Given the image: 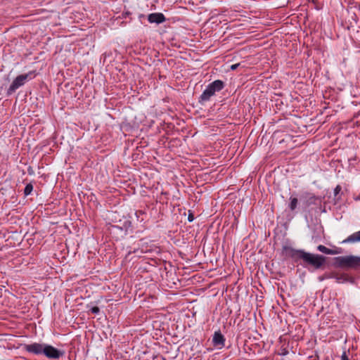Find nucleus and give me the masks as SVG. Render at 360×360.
Returning <instances> with one entry per match:
<instances>
[{"mask_svg": "<svg viewBox=\"0 0 360 360\" xmlns=\"http://www.w3.org/2000/svg\"><path fill=\"white\" fill-rule=\"evenodd\" d=\"M148 20L150 23L160 24L166 20L162 13H153L148 15Z\"/></svg>", "mask_w": 360, "mask_h": 360, "instance_id": "obj_8", "label": "nucleus"}, {"mask_svg": "<svg viewBox=\"0 0 360 360\" xmlns=\"http://www.w3.org/2000/svg\"><path fill=\"white\" fill-rule=\"evenodd\" d=\"M193 220H194V216H193V214L191 211H189V212H188V221L189 222H191V221H193Z\"/></svg>", "mask_w": 360, "mask_h": 360, "instance_id": "obj_15", "label": "nucleus"}, {"mask_svg": "<svg viewBox=\"0 0 360 360\" xmlns=\"http://www.w3.org/2000/svg\"><path fill=\"white\" fill-rule=\"evenodd\" d=\"M341 190H342L341 186H340V185H338V186L335 188V189H334V195H335V196H337V195L340 193V192L341 191Z\"/></svg>", "mask_w": 360, "mask_h": 360, "instance_id": "obj_13", "label": "nucleus"}, {"mask_svg": "<svg viewBox=\"0 0 360 360\" xmlns=\"http://www.w3.org/2000/svg\"><path fill=\"white\" fill-rule=\"evenodd\" d=\"M44 355L46 356L49 359H58L60 357L63 356L64 354V352L59 350L54 347L46 344L44 349Z\"/></svg>", "mask_w": 360, "mask_h": 360, "instance_id": "obj_5", "label": "nucleus"}, {"mask_svg": "<svg viewBox=\"0 0 360 360\" xmlns=\"http://www.w3.org/2000/svg\"><path fill=\"white\" fill-rule=\"evenodd\" d=\"M33 190V186L31 183L27 184L24 189V194L25 196L29 195Z\"/></svg>", "mask_w": 360, "mask_h": 360, "instance_id": "obj_12", "label": "nucleus"}, {"mask_svg": "<svg viewBox=\"0 0 360 360\" xmlns=\"http://www.w3.org/2000/svg\"><path fill=\"white\" fill-rule=\"evenodd\" d=\"M283 253L295 262L302 260L304 264L316 269H320L326 262V258L323 255L311 254L303 250H295L288 246L283 247Z\"/></svg>", "mask_w": 360, "mask_h": 360, "instance_id": "obj_1", "label": "nucleus"}, {"mask_svg": "<svg viewBox=\"0 0 360 360\" xmlns=\"http://www.w3.org/2000/svg\"><path fill=\"white\" fill-rule=\"evenodd\" d=\"M240 65V63H236L232 65H231L230 68L231 70H235L238 68V67Z\"/></svg>", "mask_w": 360, "mask_h": 360, "instance_id": "obj_17", "label": "nucleus"}, {"mask_svg": "<svg viewBox=\"0 0 360 360\" xmlns=\"http://www.w3.org/2000/svg\"><path fill=\"white\" fill-rule=\"evenodd\" d=\"M34 76L35 75L33 72H30L27 74L18 75L15 78V79L13 81L12 84L9 86L8 89V93L11 94L14 92L19 87L24 85L26 81H27L28 79H31L32 78H34Z\"/></svg>", "mask_w": 360, "mask_h": 360, "instance_id": "obj_4", "label": "nucleus"}, {"mask_svg": "<svg viewBox=\"0 0 360 360\" xmlns=\"http://www.w3.org/2000/svg\"><path fill=\"white\" fill-rule=\"evenodd\" d=\"M317 249L320 252H321L323 253H325V254H327V255H336V254L340 253V252H338L337 250H333L331 249H329V248H326V246H324L323 245H319L317 247Z\"/></svg>", "mask_w": 360, "mask_h": 360, "instance_id": "obj_10", "label": "nucleus"}, {"mask_svg": "<svg viewBox=\"0 0 360 360\" xmlns=\"http://www.w3.org/2000/svg\"><path fill=\"white\" fill-rule=\"evenodd\" d=\"M316 199V198L314 196V195H312L310 198H309V200L311 202H313Z\"/></svg>", "mask_w": 360, "mask_h": 360, "instance_id": "obj_18", "label": "nucleus"}, {"mask_svg": "<svg viewBox=\"0 0 360 360\" xmlns=\"http://www.w3.org/2000/svg\"><path fill=\"white\" fill-rule=\"evenodd\" d=\"M212 342L214 346L221 349L225 345V338L221 334L220 330L216 331L214 333Z\"/></svg>", "mask_w": 360, "mask_h": 360, "instance_id": "obj_7", "label": "nucleus"}, {"mask_svg": "<svg viewBox=\"0 0 360 360\" xmlns=\"http://www.w3.org/2000/svg\"><path fill=\"white\" fill-rule=\"evenodd\" d=\"M290 202L289 204V207H290V210L293 211L297 207L298 200L297 198L290 197Z\"/></svg>", "mask_w": 360, "mask_h": 360, "instance_id": "obj_11", "label": "nucleus"}, {"mask_svg": "<svg viewBox=\"0 0 360 360\" xmlns=\"http://www.w3.org/2000/svg\"><path fill=\"white\" fill-rule=\"evenodd\" d=\"M341 360H349V358L346 354V352H343L341 356Z\"/></svg>", "mask_w": 360, "mask_h": 360, "instance_id": "obj_16", "label": "nucleus"}, {"mask_svg": "<svg viewBox=\"0 0 360 360\" xmlns=\"http://www.w3.org/2000/svg\"><path fill=\"white\" fill-rule=\"evenodd\" d=\"M335 264L340 268L358 269L360 268V257L354 255L337 257L335 258Z\"/></svg>", "mask_w": 360, "mask_h": 360, "instance_id": "obj_2", "label": "nucleus"}, {"mask_svg": "<svg viewBox=\"0 0 360 360\" xmlns=\"http://www.w3.org/2000/svg\"><path fill=\"white\" fill-rule=\"evenodd\" d=\"M224 87V83L219 79L215 80L208 84L206 89L199 98L200 103H204L210 100V98L215 94L216 92L221 91Z\"/></svg>", "mask_w": 360, "mask_h": 360, "instance_id": "obj_3", "label": "nucleus"}, {"mask_svg": "<svg viewBox=\"0 0 360 360\" xmlns=\"http://www.w3.org/2000/svg\"><path fill=\"white\" fill-rule=\"evenodd\" d=\"M46 344L34 342L30 345H25V349L34 354H44Z\"/></svg>", "mask_w": 360, "mask_h": 360, "instance_id": "obj_6", "label": "nucleus"}, {"mask_svg": "<svg viewBox=\"0 0 360 360\" xmlns=\"http://www.w3.org/2000/svg\"><path fill=\"white\" fill-rule=\"evenodd\" d=\"M360 241V231L354 233L342 241L344 243H353Z\"/></svg>", "mask_w": 360, "mask_h": 360, "instance_id": "obj_9", "label": "nucleus"}, {"mask_svg": "<svg viewBox=\"0 0 360 360\" xmlns=\"http://www.w3.org/2000/svg\"><path fill=\"white\" fill-rule=\"evenodd\" d=\"M90 311H91V313H92V314H98V313H99V311H100V309H99V307H93L90 309Z\"/></svg>", "mask_w": 360, "mask_h": 360, "instance_id": "obj_14", "label": "nucleus"}]
</instances>
